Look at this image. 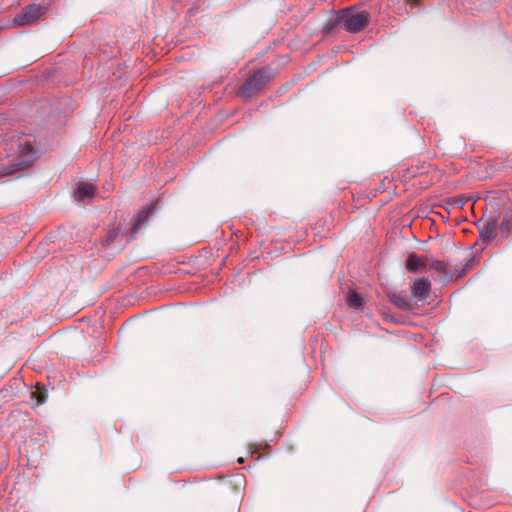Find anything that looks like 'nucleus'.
Listing matches in <instances>:
<instances>
[{
	"label": "nucleus",
	"instance_id": "f257e3e1",
	"mask_svg": "<svg viewBox=\"0 0 512 512\" xmlns=\"http://www.w3.org/2000/svg\"><path fill=\"white\" fill-rule=\"evenodd\" d=\"M273 77V71L270 67L258 69L240 87V95L243 97H252L257 91H260L266 83Z\"/></svg>",
	"mask_w": 512,
	"mask_h": 512
},
{
	"label": "nucleus",
	"instance_id": "f03ea898",
	"mask_svg": "<svg viewBox=\"0 0 512 512\" xmlns=\"http://www.w3.org/2000/svg\"><path fill=\"white\" fill-rule=\"evenodd\" d=\"M342 28L351 34L361 32L368 24L370 13L366 10L359 12L350 9H343L340 11Z\"/></svg>",
	"mask_w": 512,
	"mask_h": 512
},
{
	"label": "nucleus",
	"instance_id": "7ed1b4c3",
	"mask_svg": "<svg viewBox=\"0 0 512 512\" xmlns=\"http://www.w3.org/2000/svg\"><path fill=\"white\" fill-rule=\"evenodd\" d=\"M45 13V8L38 4H30L13 18L16 26H26L34 23Z\"/></svg>",
	"mask_w": 512,
	"mask_h": 512
},
{
	"label": "nucleus",
	"instance_id": "20e7f679",
	"mask_svg": "<svg viewBox=\"0 0 512 512\" xmlns=\"http://www.w3.org/2000/svg\"><path fill=\"white\" fill-rule=\"evenodd\" d=\"M21 157L24 158L6 168V174L11 175L17 171L28 168L35 160L34 151L31 144H27L25 151H21Z\"/></svg>",
	"mask_w": 512,
	"mask_h": 512
},
{
	"label": "nucleus",
	"instance_id": "39448f33",
	"mask_svg": "<svg viewBox=\"0 0 512 512\" xmlns=\"http://www.w3.org/2000/svg\"><path fill=\"white\" fill-rule=\"evenodd\" d=\"M157 202L150 203L145 209L140 211L136 220L131 228L132 233H137L142 228L146 227L149 218L156 212Z\"/></svg>",
	"mask_w": 512,
	"mask_h": 512
},
{
	"label": "nucleus",
	"instance_id": "423d86ee",
	"mask_svg": "<svg viewBox=\"0 0 512 512\" xmlns=\"http://www.w3.org/2000/svg\"><path fill=\"white\" fill-rule=\"evenodd\" d=\"M431 289V282L427 277H421L413 282L411 286V293L414 298L419 301H424Z\"/></svg>",
	"mask_w": 512,
	"mask_h": 512
},
{
	"label": "nucleus",
	"instance_id": "0eeeda50",
	"mask_svg": "<svg viewBox=\"0 0 512 512\" xmlns=\"http://www.w3.org/2000/svg\"><path fill=\"white\" fill-rule=\"evenodd\" d=\"M479 234L483 244L489 243L495 237V223L492 221L485 222L479 229Z\"/></svg>",
	"mask_w": 512,
	"mask_h": 512
},
{
	"label": "nucleus",
	"instance_id": "6e6552de",
	"mask_svg": "<svg viewBox=\"0 0 512 512\" xmlns=\"http://www.w3.org/2000/svg\"><path fill=\"white\" fill-rule=\"evenodd\" d=\"M95 193V188L92 184L87 182H80L75 190V196L78 200L91 198Z\"/></svg>",
	"mask_w": 512,
	"mask_h": 512
},
{
	"label": "nucleus",
	"instance_id": "1a4fd4ad",
	"mask_svg": "<svg viewBox=\"0 0 512 512\" xmlns=\"http://www.w3.org/2000/svg\"><path fill=\"white\" fill-rule=\"evenodd\" d=\"M389 300L399 309L408 311L411 309L410 301L405 295L392 293L388 295Z\"/></svg>",
	"mask_w": 512,
	"mask_h": 512
},
{
	"label": "nucleus",
	"instance_id": "9d476101",
	"mask_svg": "<svg viewBox=\"0 0 512 512\" xmlns=\"http://www.w3.org/2000/svg\"><path fill=\"white\" fill-rule=\"evenodd\" d=\"M31 398L35 400L37 405H41L47 400V391L44 388V385L37 383L35 390L31 392Z\"/></svg>",
	"mask_w": 512,
	"mask_h": 512
},
{
	"label": "nucleus",
	"instance_id": "9b49d317",
	"mask_svg": "<svg viewBox=\"0 0 512 512\" xmlns=\"http://www.w3.org/2000/svg\"><path fill=\"white\" fill-rule=\"evenodd\" d=\"M423 265L421 258L415 253L409 255L406 261V269L413 273L418 272Z\"/></svg>",
	"mask_w": 512,
	"mask_h": 512
},
{
	"label": "nucleus",
	"instance_id": "f8f14e48",
	"mask_svg": "<svg viewBox=\"0 0 512 512\" xmlns=\"http://www.w3.org/2000/svg\"><path fill=\"white\" fill-rule=\"evenodd\" d=\"M337 26H342V20L340 11L337 13V15L334 18H331L327 21V23L324 26V31L326 33L332 32Z\"/></svg>",
	"mask_w": 512,
	"mask_h": 512
},
{
	"label": "nucleus",
	"instance_id": "ddd939ff",
	"mask_svg": "<svg viewBox=\"0 0 512 512\" xmlns=\"http://www.w3.org/2000/svg\"><path fill=\"white\" fill-rule=\"evenodd\" d=\"M346 300L350 308L358 309L362 306V298L356 292H350Z\"/></svg>",
	"mask_w": 512,
	"mask_h": 512
},
{
	"label": "nucleus",
	"instance_id": "4468645a",
	"mask_svg": "<svg viewBox=\"0 0 512 512\" xmlns=\"http://www.w3.org/2000/svg\"><path fill=\"white\" fill-rule=\"evenodd\" d=\"M505 224H506V221H505V220H503V221L501 222V228H502V229H503V227H504V225H505Z\"/></svg>",
	"mask_w": 512,
	"mask_h": 512
},
{
	"label": "nucleus",
	"instance_id": "2eb2a0df",
	"mask_svg": "<svg viewBox=\"0 0 512 512\" xmlns=\"http://www.w3.org/2000/svg\"><path fill=\"white\" fill-rule=\"evenodd\" d=\"M238 462H239V463H243V462H244V459H243L242 457H240V458L238 459Z\"/></svg>",
	"mask_w": 512,
	"mask_h": 512
},
{
	"label": "nucleus",
	"instance_id": "dca6fc26",
	"mask_svg": "<svg viewBox=\"0 0 512 512\" xmlns=\"http://www.w3.org/2000/svg\"><path fill=\"white\" fill-rule=\"evenodd\" d=\"M26 146H27V145L23 146V144H20V147H23V148H22V151H23V150L25 151V147H26Z\"/></svg>",
	"mask_w": 512,
	"mask_h": 512
}]
</instances>
